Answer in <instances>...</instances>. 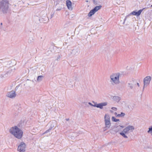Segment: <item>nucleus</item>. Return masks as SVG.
Listing matches in <instances>:
<instances>
[{"instance_id":"nucleus-1","label":"nucleus","mask_w":152,"mask_h":152,"mask_svg":"<svg viewBox=\"0 0 152 152\" xmlns=\"http://www.w3.org/2000/svg\"><path fill=\"white\" fill-rule=\"evenodd\" d=\"M120 75L119 73L117 72L113 73L110 75V82L112 85H117L120 83Z\"/></svg>"},{"instance_id":"nucleus-2","label":"nucleus","mask_w":152,"mask_h":152,"mask_svg":"<svg viewBox=\"0 0 152 152\" xmlns=\"http://www.w3.org/2000/svg\"><path fill=\"white\" fill-rule=\"evenodd\" d=\"M1 10L4 13H6L8 8V2L7 0H2L0 3Z\"/></svg>"},{"instance_id":"nucleus-3","label":"nucleus","mask_w":152,"mask_h":152,"mask_svg":"<svg viewBox=\"0 0 152 152\" xmlns=\"http://www.w3.org/2000/svg\"><path fill=\"white\" fill-rule=\"evenodd\" d=\"M104 122L105 129L107 130L110 129L111 126V123L110 116L108 114H105L104 116Z\"/></svg>"},{"instance_id":"nucleus-4","label":"nucleus","mask_w":152,"mask_h":152,"mask_svg":"<svg viewBox=\"0 0 152 152\" xmlns=\"http://www.w3.org/2000/svg\"><path fill=\"white\" fill-rule=\"evenodd\" d=\"M92 102L94 103V104H92L91 102H88V104L91 106L99 108L100 109H103V106H106L108 104V103L107 102H102L99 104H97L94 102Z\"/></svg>"},{"instance_id":"nucleus-5","label":"nucleus","mask_w":152,"mask_h":152,"mask_svg":"<svg viewBox=\"0 0 152 152\" xmlns=\"http://www.w3.org/2000/svg\"><path fill=\"white\" fill-rule=\"evenodd\" d=\"M151 80V77L150 76H147L144 78L143 89L149 85Z\"/></svg>"},{"instance_id":"nucleus-6","label":"nucleus","mask_w":152,"mask_h":152,"mask_svg":"<svg viewBox=\"0 0 152 152\" xmlns=\"http://www.w3.org/2000/svg\"><path fill=\"white\" fill-rule=\"evenodd\" d=\"M9 132L10 133H23L22 131L18 128L17 126H13L9 129Z\"/></svg>"},{"instance_id":"nucleus-7","label":"nucleus","mask_w":152,"mask_h":152,"mask_svg":"<svg viewBox=\"0 0 152 152\" xmlns=\"http://www.w3.org/2000/svg\"><path fill=\"white\" fill-rule=\"evenodd\" d=\"M134 129V127L133 126L129 125L125 128L122 132L121 133H126L128 132H132Z\"/></svg>"},{"instance_id":"nucleus-8","label":"nucleus","mask_w":152,"mask_h":152,"mask_svg":"<svg viewBox=\"0 0 152 152\" xmlns=\"http://www.w3.org/2000/svg\"><path fill=\"white\" fill-rule=\"evenodd\" d=\"M25 144L23 142H22L18 146V150L19 152H25Z\"/></svg>"},{"instance_id":"nucleus-9","label":"nucleus","mask_w":152,"mask_h":152,"mask_svg":"<svg viewBox=\"0 0 152 152\" xmlns=\"http://www.w3.org/2000/svg\"><path fill=\"white\" fill-rule=\"evenodd\" d=\"M7 96L9 98H13L16 96V94L15 91H12L9 92L7 94Z\"/></svg>"},{"instance_id":"nucleus-10","label":"nucleus","mask_w":152,"mask_h":152,"mask_svg":"<svg viewBox=\"0 0 152 152\" xmlns=\"http://www.w3.org/2000/svg\"><path fill=\"white\" fill-rule=\"evenodd\" d=\"M66 5L68 9L70 10H72L73 9L72 3L69 0H67L66 1Z\"/></svg>"},{"instance_id":"nucleus-11","label":"nucleus","mask_w":152,"mask_h":152,"mask_svg":"<svg viewBox=\"0 0 152 152\" xmlns=\"http://www.w3.org/2000/svg\"><path fill=\"white\" fill-rule=\"evenodd\" d=\"M57 122L55 121H53L49 122L48 124L50 128L53 129L56 126Z\"/></svg>"},{"instance_id":"nucleus-12","label":"nucleus","mask_w":152,"mask_h":152,"mask_svg":"<svg viewBox=\"0 0 152 152\" xmlns=\"http://www.w3.org/2000/svg\"><path fill=\"white\" fill-rule=\"evenodd\" d=\"M41 18L43 20H42L44 22V23H45V22L47 21L48 17L47 16V14L45 12L44 13H42L41 14Z\"/></svg>"},{"instance_id":"nucleus-13","label":"nucleus","mask_w":152,"mask_h":152,"mask_svg":"<svg viewBox=\"0 0 152 152\" xmlns=\"http://www.w3.org/2000/svg\"><path fill=\"white\" fill-rule=\"evenodd\" d=\"M12 137L18 139H21L23 136V134H12Z\"/></svg>"},{"instance_id":"nucleus-14","label":"nucleus","mask_w":152,"mask_h":152,"mask_svg":"<svg viewBox=\"0 0 152 152\" xmlns=\"http://www.w3.org/2000/svg\"><path fill=\"white\" fill-rule=\"evenodd\" d=\"M142 10H139L138 12H136L135 11H133L132 12L131 14L132 15H136L137 16H139L140 14H141L142 12Z\"/></svg>"},{"instance_id":"nucleus-15","label":"nucleus","mask_w":152,"mask_h":152,"mask_svg":"<svg viewBox=\"0 0 152 152\" xmlns=\"http://www.w3.org/2000/svg\"><path fill=\"white\" fill-rule=\"evenodd\" d=\"M120 134L125 139L131 138V136L129 135V134Z\"/></svg>"},{"instance_id":"nucleus-16","label":"nucleus","mask_w":152,"mask_h":152,"mask_svg":"<svg viewBox=\"0 0 152 152\" xmlns=\"http://www.w3.org/2000/svg\"><path fill=\"white\" fill-rule=\"evenodd\" d=\"M113 99L114 101L118 102L120 100L121 98L118 96H114L113 97Z\"/></svg>"},{"instance_id":"nucleus-17","label":"nucleus","mask_w":152,"mask_h":152,"mask_svg":"<svg viewBox=\"0 0 152 152\" xmlns=\"http://www.w3.org/2000/svg\"><path fill=\"white\" fill-rule=\"evenodd\" d=\"M43 78V76L42 75H40L38 76L37 77V81L38 82H41Z\"/></svg>"},{"instance_id":"nucleus-18","label":"nucleus","mask_w":152,"mask_h":152,"mask_svg":"<svg viewBox=\"0 0 152 152\" xmlns=\"http://www.w3.org/2000/svg\"><path fill=\"white\" fill-rule=\"evenodd\" d=\"M95 11L93 9L92 10H91L88 13V16L89 17H91V16H92V15H94L95 13Z\"/></svg>"},{"instance_id":"nucleus-19","label":"nucleus","mask_w":152,"mask_h":152,"mask_svg":"<svg viewBox=\"0 0 152 152\" xmlns=\"http://www.w3.org/2000/svg\"><path fill=\"white\" fill-rule=\"evenodd\" d=\"M117 110V108L115 107H112L111 108V110H110V112L111 113H113L114 111H116Z\"/></svg>"},{"instance_id":"nucleus-20","label":"nucleus","mask_w":152,"mask_h":152,"mask_svg":"<svg viewBox=\"0 0 152 152\" xmlns=\"http://www.w3.org/2000/svg\"><path fill=\"white\" fill-rule=\"evenodd\" d=\"M101 7L102 6H96L93 9V10L96 12L98 10H99L101 8Z\"/></svg>"},{"instance_id":"nucleus-21","label":"nucleus","mask_w":152,"mask_h":152,"mask_svg":"<svg viewBox=\"0 0 152 152\" xmlns=\"http://www.w3.org/2000/svg\"><path fill=\"white\" fill-rule=\"evenodd\" d=\"M125 115L124 113H121V114H118L117 115V117H124Z\"/></svg>"},{"instance_id":"nucleus-22","label":"nucleus","mask_w":152,"mask_h":152,"mask_svg":"<svg viewBox=\"0 0 152 152\" xmlns=\"http://www.w3.org/2000/svg\"><path fill=\"white\" fill-rule=\"evenodd\" d=\"M134 68L133 66H131L130 65L126 67L127 69L129 70H132Z\"/></svg>"},{"instance_id":"nucleus-23","label":"nucleus","mask_w":152,"mask_h":152,"mask_svg":"<svg viewBox=\"0 0 152 152\" xmlns=\"http://www.w3.org/2000/svg\"><path fill=\"white\" fill-rule=\"evenodd\" d=\"M124 127V126H117L119 131H121Z\"/></svg>"},{"instance_id":"nucleus-24","label":"nucleus","mask_w":152,"mask_h":152,"mask_svg":"<svg viewBox=\"0 0 152 152\" xmlns=\"http://www.w3.org/2000/svg\"><path fill=\"white\" fill-rule=\"evenodd\" d=\"M128 87L130 89H132L133 88V85L132 84L128 83Z\"/></svg>"},{"instance_id":"nucleus-25","label":"nucleus","mask_w":152,"mask_h":152,"mask_svg":"<svg viewBox=\"0 0 152 152\" xmlns=\"http://www.w3.org/2000/svg\"><path fill=\"white\" fill-rule=\"evenodd\" d=\"M53 129L51 128H50V127L47 130L45 133H48V132H52L51 130H52Z\"/></svg>"},{"instance_id":"nucleus-26","label":"nucleus","mask_w":152,"mask_h":152,"mask_svg":"<svg viewBox=\"0 0 152 152\" xmlns=\"http://www.w3.org/2000/svg\"><path fill=\"white\" fill-rule=\"evenodd\" d=\"M116 118L114 116H112L111 118V120L112 121L115 122L116 120Z\"/></svg>"},{"instance_id":"nucleus-27","label":"nucleus","mask_w":152,"mask_h":152,"mask_svg":"<svg viewBox=\"0 0 152 152\" xmlns=\"http://www.w3.org/2000/svg\"><path fill=\"white\" fill-rule=\"evenodd\" d=\"M148 129L149 130L148 131V133L150 132H152V127L149 128Z\"/></svg>"},{"instance_id":"nucleus-28","label":"nucleus","mask_w":152,"mask_h":152,"mask_svg":"<svg viewBox=\"0 0 152 152\" xmlns=\"http://www.w3.org/2000/svg\"><path fill=\"white\" fill-rule=\"evenodd\" d=\"M54 13H55L54 12H52L51 13V18H52V17H53Z\"/></svg>"},{"instance_id":"nucleus-29","label":"nucleus","mask_w":152,"mask_h":152,"mask_svg":"<svg viewBox=\"0 0 152 152\" xmlns=\"http://www.w3.org/2000/svg\"><path fill=\"white\" fill-rule=\"evenodd\" d=\"M119 121H120V120L119 119H116L115 122H117Z\"/></svg>"},{"instance_id":"nucleus-30","label":"nucleus","mask_w":152,"mask_h":152,"mask_svg":"<svg viewBox=\"0 0 152 152\" xmlns=\"http://www.w3.org/2000/svg\"><path fill=\"white\" fill-rule=\"evenodd\" d=\"M114 114L115 115L116 117H117V115H118V114H117V113H116V112H115L114 113Z\"/></svg>"},{"instance_id":"nucleus-31","label":"nucleus","mask_w":152,"mask_h":152,"mask_svg":"<svg viewBox=\"0 0 152 152\" xmlns=\"http://www.w3.org/2000/svg\"><path fill=\"white\" fill-rule=\"evenodd\" d=\"M137 84L138 87L140 86L139 84L138 83H137Z\"/></svg>"},{"instance_id":"nucleus-32","label":"nucleus","mask_w":152,"mask_h":152,"mask_svg":"<svg viewBox=\"0 0 152 152\" xmlns=\"http://www.w3.org/2000/svg\"><path fill=\"white\" fill-rule=\"evenodd\" d=\"M60 10L58 9H57L56 10V11H58L59 10Z\"/></svg>"},{"instance_id":"nucleus-33","label":"nucleus","mask_w":152,"mask_h":152,"mask_svg":"<svg viewBox=\"0 0 152 152\" xmlns=\"http://www.w3.org/2000/svg\"><path fill=\"white\" fill-rule=\"evenodd\" d=\"M66 120H67V121H68L69 120V119H66Z\"/></svg>"},{"instance_id":"nucleus-34","label":"nucleus","mask_w":152,"mask_h":152,"mask_svg":"<svg viewBox=\"0 0 152 152\" xmlns=\"http://www.w3.org/2000/svg\"><path fill=\"white\" fill-rule=\"evenodd\" d=\"M151 7H152V5H151Z\"/></svg>"}]
</instances>
